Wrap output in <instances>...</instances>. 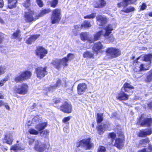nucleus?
<instances>
[{"label":"nucleus","mask_w":152,"mask_h":152,"mask_svg":"<svg viewBox=\"0 0 152 152\" xmlns=\"http://www.w3.org/2000/svg\"><path fill=\"white\" fill-rule=\"evenodd\" d=\"M96 13H92L91 14L84 16L83 18L85 19H94L96 16Z\"/></svg>","instance_id":"nucleus-45"},{"label":"nucleus","mask_w":152,"mask_h":152,"mask_svg":"<svg viewBox=\"0 0 152 152\" xmlns=\"http://www.w3.org/2000/svg\"><path fill=\"white\" fill-rule=\"evenodd\" d=\"M51 64L58 70L59 69L61 68V64L59 59L55 58L53 60Z\"/></svg>","instance_id":"nucleus-29"},{"label":"nucleus","mask_w":152,"mask_h":152,"mask_svg":"<svg viewBox=\"0 0 152 152\" xmlns=\"http://www.w3.org/2000/svg\"><path fill=\"white\" fill-rule=\"evenodd\" d=\"M49 131L48 130H46L44 131H42L40 132V134H42L43 136H47L49 134Z\"/></svg>","instance_id":"nucleus-53"},{"label":"nucleus","mask_w":152,"mask_h":152,"mask_svg":"<svg viewBox=\"0 0 152 152\" xmlns=\"http://www.w3.org/2000/svg\"><path fill=\"white\" fill-rule=\"evenodd\" d=\"M61 19V12L60 9L53 10L50 17V23L52 24H59Z\"/></svg>","instance_id":"nucleus-4"},{"label":"nucleus","mask_w":152,"mask_h":152,"mask_svg":"<svg viewBox=\"0 0 152 152\" xmlns=\"http://www.w3.org/2000/svg\"><path fill=\"white\" fill-rule=\"evenodd\" d=\"M106 38H107V41L110 43L113 42L115 39V38L112 34L110 36H107Z\"/></svg>","instance_id":"nucleus-50"},{"label":"nucleus","mask_w":152,"mask_h":152,"mask_svg":"<svg viewBox=\"0 0 152 152\" xmlns=\"http://www.w3.org/2000/svg\"><path fill=\"white\" fill-rule=\"evenodd\" d=\"M136 0H123L121 2L117 3L118 7L120 8L122 7H126L129 4H133L136 1Z\"/></svg>","instance_id":"nucleus-18"},{"label":"nucleus","mask_w":152,"mask_h":152,"mask_svg":"<svg viewBox=\"0 0 152 152\" xmlns=\"http://www.w3.org/2000/svg\"><path fill=\"white\" fill-rule=\"evenodd\" d=\"M148 73L145 80L146 82H150L152 80V69L149 71Z\"/></svg>","instance_id":"nucleus-39"},{"label":"nucleus","mask_w":152,"mask_h":152,"mask_svg":"<svg viewBox=\"0 0 152 152\" xmlns=\"http://www.w3.org/2000/svg\"><path fill=\"white\" fill-rule=\"evenodd\" d=\"M4 33L0 32V45L2 43L4 39Z\"/></svg>","instance_id":"nucleus-52"},{"label":"nucleus","mask_w":152,"mask_h":152,"mask_svg":"<svg viewBox=\"0 0 152 152\" xmlns=\"http://www.w3.org/2000/svg\"><path fill=\"white\" fill-rule=\"evenodd\" d=\"M97 152H106V149L105 147L102 145L99 146L97 149Z\"/></svg>","instance_id":"nucleus-47"},{"label":"nucleus","mask_w":152,"mask_h":152,"mask_svg":"<svg viewBox=\"0 0 152 152\" xmlns=\"http://www.w3.org/2000/svg\"><path fill=\"white\" fill-rule=\"evenodd\" d=\"M8 5L7 8L12 9L15 8L18 2V0H7Z\"/></svg>","instance_id":"nucleus-28"},{"label":"nucleus","mask_w":152,"mask_h":152,"mask_svg":"<svg viewBox=\"0 0 152 152\" xmlns=\"http://www.w3.org/2000/svg\"><path fill=\"white\" fill-rule=\"evenodd\" d=\"M147 7V5L145 3H142V5L140 6V10H143L145 9Z\"/></svg>","instance_id":"nucleus-58"},{"label":"nucleus","mask_w":152,"mask_h":152,"mask_svg":"<svg viewBox=\"0 0 152 152\" xmlns=\"http://www.w3.org/2000/svg\"><path fill=\"white\" fill-rule=\"evenodd\" d=\"M32 73L30 71L25 70L16 75L14 78V81L16 83H21L30 79Z\"/></svg>","instance_id":"nucleus-2"},{"label":"nucleus","mask_w":152,"mask_h":152,"mask_svg":"<svg viewBox=\"0 0 152 152\" xmlns=\"http://www.w3.org/2000/svg\"><path fill=\"white\" fill-rule=\"evenodd\" d=\"M22 5L26 9H28L31 5V0H25Z\"/></svg>","instance_id":"nucleus-40"},{"label":"nucleus","mask_w":152,"mask_h":152,"mask_svg":"<svg viewBox=\"0 0 152 152\" xmlns=\"http://www.w3.org/2000/svg\"><path fill=\"white\" fill-rule=\"evenodd\" d=\"M83 56L84 58L94 59V54L89 51H86L83 54Z\"/></svg>","instance_id":"nucleus-32"},{"label":"nucleus","mask_w":152,"mask_h":152,"mask_svg":"<svg viewBox=\"0 0 152 152\" xmlns=\"http://www.w3.org/2000/svg\"><path fill=\"white\" fill-rule=\"evenodd\" d=\"M124 91H121L117 94L116 99L120 101H126L129 99V95L126 94L125 92H128L129 91L134 89V86L130 84V83L126 82L122 87Z\"/></svg>","instance_id":"nucleus-1"},{"label":"nucleus","mask_w":152,"mask_h":152,"mask_svg":"<svg viewBox=\"0 0 152 152\" xmlns=\"http://www.w3.org/2000/svg\"><path fill=\"white\" fill-rule=\"evenodd\" d=\"M28 12H25L24 15V18L25 21L27 22L31 23L33 21H35L37 18V16L36 15L35 17L33 16L35 14V12L33 10L31 9L28 10Z\"/></svg>","instance_id":"nucleus-9"},{"label":"nucleus","mask_w":152,"mask_h":152,"mask_svg":"<svg viewBox=\"0 0 152 152\" xmlns=\"http://www.w3.org/2000/svg\"><path fill=\"white\" fill-rule=\"evenodd\" d=\"M39 34H33L30 36V37L26 40V43L28 45H31L40 36Z\"/></svg>","instance_id":"nucleus-20"},{"label":"nucleus","mask_w":152,"mask_h":152,"mask_svg":"<svg viewBox=\"0 0 152 152\" xmlns=\"http://www.w3.org/2000/svg\"><path fill=\"white\" fill-rule=\"evenodd\" d=\"M58 3V0H52L49 1V3L50 7L54 8L57 7Z\"/></svg>","instance_id":"nucleus-42"},{"label":"nucleus","mask_w":152,"mask_h":152,"mask_svg":"<svg viewBox=\"0 0 152 152\" xmlns=\"http://www.w3.org/2000/svg\"><path fill=\"white\" fill-rule=\"evenodd\" d=\"M61 84V81L60 79H59L57 80L55 84L49 87V89H56L57 88L59 87Z\"/></svg>","instance_id":"nucleus-36"},{"label":"nucleus","mask_w":152,"mask_h":152,"mask_svg":"<svg viewBox=\"0 0 152 152\" xmlns=\"http://www.w3.org/2000/svg\"><path fill=\"white\" fill-rule=\"evenodd\" d=\"M148 105L149 108L152 110V102L149 103Z\"/></svg>","instance_id":"nucleus-61"},{"label":"nucleus","mask_w":152,"mask_h":152,"mask_svg":"<svg viewBox=\"0 0 152 152\" xmlns=\"http://www.w3.org/2000/svg\"><path fill=\"white\" fill-rule=\"evenodd\" d=\"M36 2L40 7H42L44 5L43 1L42 0H36Z\"/></svg>","instance_id":"nucleus-51"},{"label":"nucleus","mask_w":152,"mask_h":152,"mask_svg":"<svg viewBox=\"0 0 152 152\" xmlns=\"http://www.w3.org/2000/svg\"><path fill=\"white\" fill-rule=\"evenodd\" d=\"M135 10V8L133 7H130L125 10H122L121 11L126 13H129L133 12Z\"/></svg>","instance_id":"nucleus-43"},{"label":"nucleus","mask_w":152,"mask_h":152,"mask_svg":"<svg viewBox=\"0 0 152 152\" xmlns=\"http://www.w3.org/2000/svg\"><path fill=\"white\" fill-rule=\"evenodd\" d=\"M47 126L48 124L47 122L41 123L37 124L35 127V128L38 131L41 132Z\"/></svg>","instance_id":"nucleus-31"},{"label":"nucleus","mask_w":152,"mask_h":152,"mask_svg":"<svg viewBox=\"0 0 152 152\" xmlns=\"http://www.w3.org/2000/svg\"><path fill=\"white\" fill-rule=\"evenodd\" d=\"M80 37L81 39L83 41L85 42L87 40L90 44L91 43L90 40L91 39V37L89 36V35L87 32H82L80 34Z\"/></svg>","instance_id":"nucleus-24"},{"label":"nucleus","mask_w":152,"mask_h":152,"mask_svg":"<svg viewBox=\"0 0 152 152\" xmlns=\"http://www.w3.org/2000/svg\"><path fill=\"white\" fill-rule=\"evenodd\" d=\"M103 31L102 30L96 32L93 35V38L91 37V39L90 40L91 43H93L95 41L99 40L100 39L102 34Z\"/></svg>","instance_id":"nucleus-21"},{"label":"nucleus","mask_w":152,"mask_h":152,"mask_svg":"<svg viewBox=\"0 0 152 152\" xmlns=\"http://www.w3.org/2000/svg\"><path fill=\"white\" fill-rule=\"evenodd\" d=\"M24 149L20 147H19L17 144H15L12 146L10 149V151H16L18 150H22Z\"/></svg>","instance_id":"nucleus-41"},{"label":"nucleus","mask_w":152,"mask_h":152,"mask_svg":"<svg viewBox=\"0 0 152 152\" xmlns=\"http://www.w3.org/2000/svg\"><path fill=\"white\" fill-rule=\"evenodd\" d=\"M152 133V131L151 128L142 129L140 130L137 134L139 137H144L147 136L149 135Z\"/></svg>","instance_id":"nucleus-17"},{"label":"nucleus","mask_w":152,"mask_h":152,"mask_svg":"<svg viewBox=\"0 0 152 152\" xmlns=\"http://www.w3.org/2000/svg\"><path fill=\"white\" fill-rule=\"evenodd\" d=\"M21 32V31L20 29H17L12 35V38L14 39H18L19 41H21L22 39L20 34Z\"/></svg>","instance_id":"nucleus-27"},{"label":"nucleus","mask_w":152,"mask_h":152,"mask_svg":"<svg viewBox=\"0 0 152 152\" xmlns=\"http://www.w3.org/2000/svg\"><path fill=\"white\" fill-rule=\"evenodd\" d=\"M48 53L47 50L42 46H39L36 48L35 50L36 55L40 59H42L45 57Z\"/></svg>","instance_id":"nucleus-10"},{"label":"nucleus","mask_w":152,"mask_h":152,"mask_svg":"<svg viewBox=\"0 0 152 152\" xmlns=\"http://www.w3.org/2000/svg\"><path fill=\"white\" fill-rule=\"evenodd\" d=\"M108 125L105 124L98 125V126L97 127V129L98 134L99 135L102 134L106 129L108 128Z\"/></svg>","instance_id":"nucleus-26"},{"label":"nucleus","mask_w":152,"mask_h":152,"mask_svg":"<svg viewBox=\"0 0 152 152\" xmlns=\"http://www.w3.org/2000/svg\"><path fill=\"white\" fill-rule=\"evenodd\" d=\"M47 69V67L46 66L44 67L38 66L36 68L35 70V73L37 77L39 80L43 78L48 74Z\"/></svg>","instance_id":"nucleus-7"},{"label":"nucleus","mask_w":152,"mask_h":152,"mask_svg":"<svg viewBox=\"0 0 152 152\" xmlns=\"http://www.w3.org/2000/svg\"><path fill=\"white\" fill-rule=\"evenodd\" d=\"M87 85L85 83H82L78 84L77 86V94L79 95H83L87 89Z\"/></svg>","instance_id":"nucleus-15"},{"label":"nucleus","mask_w":152,"mask_h":152,"mask_svg":"<svg viewBox=\"0 0 152 152\" xmlns=\"http://www.w3.org/2000/svg\"><path fill=\"white\" fill-rule=\"evenodd\" d=\"M91 26L90 22L88 20H85L80 26L81 29L83 28H88Z\"/></svg>","instance_id":"nucleus-35"},{"label":"nucleus","mask_w":152,"mask_h":152,"mask_svg":"<svg viewBox=\"0 0 152 152\" xmlns=\"http://www.w3.org/2000/svg\"><path fill=\"white\" fill-rule=\"evenodd\" d=\"M61 99L60 98H55L53 99V104L55 106H57V105L60 103L61 102Z\"/></svg>","instance_id":"nucleus-44"},{"label":"nucleus","mask_w":152,"mask_h":152,"mask_svg":"<svg viewBox=\"0 0 152 152\" xmlns=\"http://www.w3.org/2000/svg\"><path fill=\"white\" fill-rule=\"evenodd\" d=\"M93 50L96 54L102 52L104 47L101 42L99 41L94 43L93 47Z\"/></svg>","instance_id":"nucleus-16"},{"label":"nucleus","mask_w":152,"mask_h":152,"mask_svg":"<svg viewBox=\"0 0 152 152\" xmlns=\"http://www.w3.org/2000/svg\"><path fill=\"white\" fill-rule=\"evenodd\" d=\"M104 29L105 30V33L104 34V36L106 37L107 36H109L112 33V31L113 30V28L112 25L109 24L105 26Z\"/></svg>","instance_id":"nucleus-23"},{"label":"nucleus","mask_w":152,"mask_h":152,"mask_svg":"<svg viewBox=\"0 0 152 152\" xmlns=\"http://www.w3.org/2000/svg\"><path fill=\"white\" fill-rule=\"evenodd\" d=\"M97 24L100 26H104L107 23L108 19L104 16L97 15L96 17Z\"/></svg>","instance_id":"nucleus-12"},{"label":"nucleus","mask_w":152,"mask_h":152,"mask_svg":"<svg viewBox=\"0 0 152 152\" xmlns=\"http://www.w3.org/2000/svg\"><path fill=\"white\" fill-rule=\"evenodd\" d=\"M51 11V10L50 8L42 9L39 13L37 15V18L38 19L40 17H42L45 15L49 13Z\"/></svg>","instance_id":"nucleus-30"},{"label":"nucleus","mask_w":152,"mask_h":152,"mask_svg":"<svg viewBox=\"0 0 152 152\" xmlns=\"http://www.w3.org/2000/svg\"><path fill=\"white\" fill-rule=\"evenodd\" d=\"M73 34L74 36H76L78 35V33L77 31H73Z\"/></svg>","instance_id":"nucleus-64"},{"label":"nucleus","mask_w":152,"mask_h":152,"mask_svg":"<svg viewBox=\"0 0 152 152\" xmlns=\"http://www.w3.org/2000/svg\"><path fill=\"white\" fill-rule=\"evenodd\" d=\"M34 149L38 152H43L46 149V145L45 143H42L39 145V142L37 140L35 145Z\"/></svg>","instance_id":"nucleus-19"},{"label":"nucleus","mask_w":152,"mask_h":152,"mask_svg":"<svg viewBox=\"0 0 152 152\" xmlns=\"http://www.w3.org/2000/svg\"><path fill=\"white\" fill-rule=\"evenodd\" d=\"M148 67H147V68H144V64H141L140 66L139 67L140 70L139 71H145L147 70H148L149 69V68H150L151 66L150 65H148Z\"/></svg>","instance_id":"nucleus-48"},{"label":"nucleus","mask_w":152,"mask_h":152,"mask_svg":"<svg viewBox=\"0 0 152 152\" xmlns=\"http://www.w3.org/2000/svg\"><path fill=\"white\" fill-rule=\"evenodd\" d=\"M5 68L2 66H0V75L3 74L5 72Z\"/></svg>","instance_id":"nucleus-59"},{"label":"nucleus","mask_w":152,"mask_h":152,"mask_svg":"<svg viewBox=\"0 0 152 152\" xmlns=\"http://www.w3.org/2000/svg\"><path fill=\"white\" fill-rule=\"evenodd\" d=\"M150 142V140L148 137H146L144 139H142L140 140L139 142V144L137 146L138 148L140 147L143 145L146 144L147 143H149Z\"/></svg>","instance_id":"nucleus-34"},{"label":"nucleus","mask_w":152,"mask_h":152,"mask_svg":"<svg viewBox=\"0 0 152 152\" xmlns=\"http://www.w3.org/2000/svg\"><path fill=\"white\" fill-rule=\"evenodd\" d=\"M118 134V138H120L121 139H125V136L124 133L122 132H119L117 133Z\"/></svg>","instance_id":"nucleus-55"},{"label":"nucleus","mask_w":152,"mask_h":152,"mask_svg":"<svg viewBox=\"0 0 152 152\" xmlns=\"http://www.w3.org/2000/svg\"><path fill=\"white\" fill-rule=\"evenodd\" d=\"M13 140H14L12 136H10L9 134H8L4 135V138L3 139L4 143H5L10 145L12 144Z\"/></svg>","instance_id":"nucleus-25"},{"label":"nucleus","mask_w":152,"mask_h":152,"mask_svg":"<svg viewBox=\"0 0 152 152\" xmlns=\"http://www.w3.org/2000/svg\"><path fill=\"white\" fill-rule=\"evenodd\" d=\"M137 152H152V145L149 144L147 148H144L139 150Z\"/></svg>","instance_id":"nucleus-37"},{"label":"nucleus","mask_w":152,"mask_h":152,"mask_svg":"<svg viewBox=\"0 0 152 152\" xmlns=\"http://www.w3.org/2000/svg\"><path fill=\"white\" fill-rule=\"evenodd\" d=\"M152 58V54L149 53L144 55L143 57V60L145 61H148L149 62L148 64L149 65H151V61Z\"/></svg>","instance_id":"nucleus-33"},{"label":"nucleus","mask_w":152,"mask_h":152,"mask_svg":"<svg viewBox=\"0 0 152 152\" xmlns=\"http://www.w3.org/2000/svg\"><path fill=\"white\" fill-rule=\"evenodd\" d=\"M8 80V78L6 77L0 81V86H2L4 85V83L7 81Z\"/></svg>","instance_id":"nucleus-54"},{"label":"nucleus","mask_w":152,"mask_h":152,"mask_svg":"<svg viewBox=\"0 0 152 152\" xmlns=\"http://www.w3.org/2000/svg\"><path fill=\"white\" fill-rule=\"evenodd\" d=\"M75 57L74 55L72 53H69L66 57H65L62 59H60L61 64V66L62 65L64 67L68 66V63L69 61H71Z\"/></svg>","instance_id":"nucleus-13"},{"label":"nucleus","mask_w":152,"mask_h":152,"mask_svg":"<svg viewBox=\"0 0 152 152\" xmlns=\"http://www.w3.org/2000/svg\"><path fill=\"white\" fill-rule=\"evenodd\" d=\"M125 139H121L120 138H117L115 139V142L114 144H110V145L115 146L119 150L121 149L124 147Z\"/></svg>","instance_id":"nucleus-14"},{"label":"nucleus","mask_w":152,"mask_h":152,"mask_svg":"<svg viewBox=\"0 0 152 152\" xmlns=\"http://www.w3.org/2000/svg\"><path fill=\"white\" fill-rule=\"evenodd\" d=\"M4 107L7 110H10V107L9 105L8 104H6L4 105Z\"/></svg>","instance_id":"nucleus-62"},{"label":"nucleus","mask_w":152,"mask_h":152,"mask_svg":"<svg viewBox=\"0 0 152 152\" xmlns=\"http://www.w3.org/2000/svg\"><path fill=\"white\" fill-rule=\"evenodd\" d=\"M90 137L82 140L76 142V147L77 148L81 147L85 148L86 150H90L94 148V144L91 142Z\"/></svg>","instance_id":"nucleus-3"},{"label":"nucleus","mask_w":152,"mask_h":152,"mask_svg":"<svg viewBox=\"0 0 152 152\" xmlns=\"http://www.w3.org/2000/svg\"><path fill=\"white\" fill-rule=\"evenodd\" d=\"M116 137V134L114 132H111L109 133L108 135V138H111V141L110 144H112L114 141V140L115 139Z\"/></svg>","instance_id":"nucleus-38"},{"label":"nucleus","mask_w":152,"mask_h":152,"mask_svg":"<svg viewBox=\"0 0 152 152\" xmlns=\"http://www.w3.org/2000/svg\"><path fill=\"white\" fill-rule=\"evenodd\" d=\"M4 5V2L3 0H0V8H2Z\"/></svg>","instance_id":"nucleus-60"},{"label":"nucleus","mask_w":152,"mask_h":152,"mask_svg":"<svg viewBox=\"0 0 152 152\" xmlns=\"http://www.w3.org/2000/svg\"><path fill=\"white\" fill-rule=\"evenodd\" d=\"M28 132L30 134L36 135L38 134L39 133L37 131L35 130L32 128H31L29 130Z\"/></svg>","instance_id":"nucleus-49"},{"label":"nucleus","mask_w":152,"mask_h":152,"mask_svg":"<svg viewBox=\"0 0 152 152\" xmlns=\"http://www.w3.org/2000/svg\"><path fill=\"white\" fill-rule=\"evenodd\" d=\"M71 116H68L64 117L62 120V121L63 123H66L67 122L69 121L71 119Z\"/></svg>","instance_id":"nucleus-57"},{"label":"nucleus","mask_w":152,"mask_h":152,"mask_svg":"<svg viewBox=\"0 0 152 152\" xmlns=\"http://www.w3.org/2000/svg\"><path fill=\"white\" fill-rule=\"evenodd\" d=\"M60 110L63 112L66 113H71L72 108V105L66 101H65L60 107Z\"/></svg>","instance_id":"nucleus-11"},{"label":"nucleus","mask_w":152,"mask_h":152,"mask_svg":"<svg viewBox=\"0 0 152 152\" xmlns=\"http://www.w3.org/2000/svg\"><path fill=\"white\" fill-rule=\"evenodd\" d=\"M4 105V102L2 100H0V107Z\"/></svg>","instance_id":"nucleus-63"},{"label":"nucleus","mask_w":152,"mask_h":152,"mask_svg":"<svg viewBox=\"0 0 152 152\" xmlns=\"http://www.w3.org/2000/svg\"><path fill=\"white\" fill-rule=\"evenodd\" d=\"M137 123L141 127H150L152 126V118H144L142 115L139 117Z\"/></svg>","instance_id":"nucleus-8"},{"label":"nucleus","mask_w":152,"mask_h":152,"mask_svg":"<svg viewBox=\"0 0 152 152\" xmlns=\"http://www.w3.org/2000/svg\"><path fill=\"white\" fill-rule=\"evenodd\" d=\"M28 139H29L28 141V143L29 144V145H32L33 143L34 142V141H35V139L32 138V137H28Z\"/></svg>","instance_id":"nucleus-56"},{"label":"nucleus","mask_w":152,"mask_h":152,"mask_svg":"<svg viewBox=\"0 0 152 152\" xmlns=\"http://www.w3.org/2000/svg\"><path fill=\"white\" fill-rule=\"evenodd\" d=\"M28 86L26 83H23L19 85L18 87L15 88L13 89V91L15 94H18L20 95H24L28 93Z\"/></svg>","instance_id":"nucleus-5"},{"label":"nucleus","mask_w":152,"mask_h":152,"mask_svg":"<svg viewBox=\"0 0 152 152\" xmlns=\"http://www.w3.org/2000/svg\"><path fill=\"white\" fill-rule=\"evenodd\" d=\"M107 55L111 59L117 58L121 55V50L115 47L108 48L106 51Z\"/></svg>","instance_id":"nucleus-6"},{"label":"nucleus","mask_w":152,"mask_h":152,"mask_svg":"<svg viewBox=\"0 0 152 152\" xmlns=\"http://www.w3.org/2000/svg\"><path fill=\"white\" fill-rule=\"evenodd\" d=\"M106 4V2L104 0H98L95 1L94 7L96 8H102L104 7Z\"/></svg>","instance_id":"nucleus-22"},{"label":"nucleus","mask_w":152,"mask_h":152,"mask_svg":"<svg viewBox=\"0 0 152 152\" xmlns=\"http://www.w3.org/2000/svg\"><path fill=\"white\" fill-rule=\"evenodd\" d=\"M103 115H97L96 118V122L99 124L101 123L103 120Z\"/></svg>","instance_id":"nucleus-46"}]
</instances>
